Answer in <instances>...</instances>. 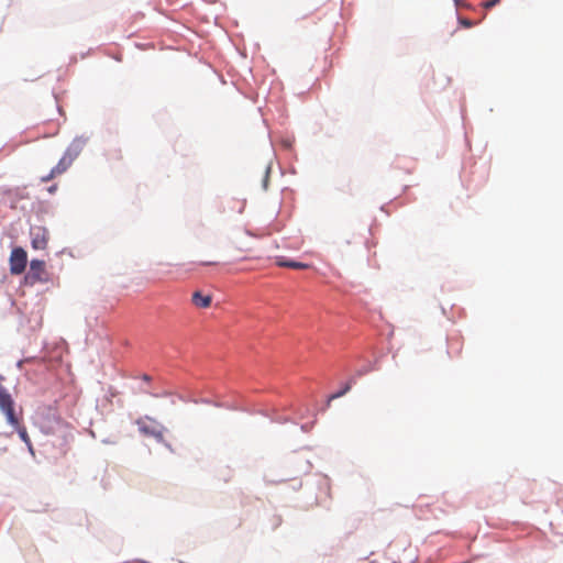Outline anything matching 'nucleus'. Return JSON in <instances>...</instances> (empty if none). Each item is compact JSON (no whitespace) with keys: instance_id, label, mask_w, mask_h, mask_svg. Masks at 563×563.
Returning <instances> with one entry per match:
<instances>
[{"instance_id":"nucleus-3","label":"nucleus","mask_w":563,"mask_h":563,"mask_svg":"<svg viewBox=\"0 0 563 563\" xmlns=\"http://www.w3.org/2000/svg\"><path fill=\"white\" fill-rule=\"evenodd\" d=\"M10 272L12 275H20L25 271L27 254L22 247L12 250L9 258Z\"/></svg>"},{"instance_id":"nucleus-9","label":"nucleus","mask_w":563,"mask_h":563,"mask_svg":"<svg viewBox=\"0 0 563 563\" xmlns=\"http://www.w3.org/2000/svg\"><path fill=\"white\" fill-rule=\"evenodd\" d=\"M351 387H352V382L346 383L345 386L343 388H341V390H339L338 393L333 394L330 397V400L342 397L351 389Z\"/></svg>"},{"instance_id":"nucleus-10","label":"nucleus","mask_w":563,"mask_h":563,"mask_svg":"<svg viewBox=\"0 0 563 563\" xmlns=\"http://www.w3.org/2000/svg\"><path fill=\"white\" fill-rule=\"evenodd\" d=\"M57 176H58L57 174H54V173H53V168H52V169H51V172H49L46 176H43V177L41 178V181H42V183H48V181H51L52 179H54L55 177H57Z\"/></svg>"},{"instance_id":"nucleus-2","label":"nucleus","mask_w":563,"mask_h":563,"mask_svg":"<svg viewBox=\"0 0 563 563\" xmlns=\"http://www.w3.org/2000/svg\"><path fill=\"white\" fill-rule=\"evenodd\" d=\"M14 402L11 395L8 390L2 386L0 387V409L5 415L7 421L13 426L18 427V418L14 413Z\"/></svg>"},{"instance_id":"nucleus-16","label":"nucleus","mask_w":563,"mask_h":563,"mask_svg":"<svg viewBox=\"0 0 563 563\" xmlns=\"http://www.w3.org/2000/svg\"><path fill=\"white\" fill-rule=\"evenodd\" d=\"M201 264H202V265H214V264H216V262H202Z\"/></svg>"},{"instance_id":"nucleus-19","label":"nucleus","mask_w":563,"mask_h":563,"mask_svg":"<svg viewBox=\"0 0 563 563\" xmlns=\"http://www.w3.org/2000/svg\"><path fill=\"white\" fill-rule=\"evenodd\" d=\"M143 379H144V380H150V377H148L147 375H144V376H143Z\"/></svg>"},{"instance_id":"nucleus-14","label":"nucleus","mask_w":563,"mask_h":563,"mask_svg":"<svg viewBox=\"0 0 563 563\" xmlns=\"http://www.w3.org/2000/svg\"><path fill=\"white\" fill-rule=\"evenodd\" d=\"M47 190L49 194H54L57 190V185L51 186Z\"/></svg>"},{"instance_id":"nucleus-18","label":"nucleus","mask_w":563,"mask_h":563,"mask_svg":"<svg viewBox=\"0 0 563 563\" xmlns=\"http://www.w3.org/2000/svg\"><path fill=\"white\" fill-rule=\"evenodd\" d=\"M3 376L0 375V387H2Z\"/></svg>"},{"instance_id":"nucleus-8","label":"nucleus","mask_w":563,"mask_h":563,"mask_svg":"<svg viewBox=\"0 0 563 563\" xmlns=\"http://www.w3.org/2000/svg\"><path fill=\"white\" fill-rule=\"evenodd\" d=\"M19 433V437L21 438V440L29 446V449L32 451V442H31V439L26 432V429L24 427H21L19 423H18V427H14Z\"/></svg>"},{"instance_id":"nucleus-20","label":"nucleus","mask_w":563,"mask_h":563,"mask_svg":"<svg viewBox=\"0 0 563 563\" xmlns=\"http://www.w3.org/2000/svg\"><path fill=\"white\" fill-rule=\"evenodd\" d=\"M238 258H239V260H245V258H246V256H239Z\"/></svg>"},{"instance_id":"nucleus-11","label":"nucleus","mask_w":563,"mask_h":563,"mask_svg":"<svg viewBox=\"0 0 563 563\" xmlns=\"http://www.w3.org/2000/svg\"><path fill=\"white\" fill-rule=\"evenodd\" d=\"M459 22L464 27H472L474 25V22L466 18H460Z\"/></svg>"},{"instance_id":"nucleus-7","label":"nucleus","mask_w":563,"mask_h":563,"mask_svg":"<svg viewBox=\"0 0 563 563\" xmlns=\"http://www.w3.org/2000/svg\"><path fill=\"white\" fill-rule=\"evenodd\" d=\"M277 265L279 267H287L292 269H307L309 267L308 264L296 262V261H286V260H278Z\"/></svg>"},{"instance_id":"nucleus-6","label":"nucleus","mask_w":563,"mask_h":563,"mask_svg":"<svg viewBox=\"0 0 563 563\" xmlns=\"http://www.w3.org/2000/svg\"><path fill=\"white\" fill-rule=\"evenodd\" d=\"M191 302L197 308H209L212 302V297L210 295H203L201 291L197 290L191 296Z\"/></svg>"},{"instance_id":"nucleus-4","label":"nucleus","mask_w":563,"mask_h":563,"mask_svg":"<svg viewBox=\"0 0 563 563\" xmlns=\"http://www.w3.org/2000/svg\"><path fill=\"white\" fill-rule=\"evenodd\" d=\"M78 156V151L74 147H68L57 165L53 167V173L60 176L64 174L74 163Z\"/></svg>"},{"instance_id":"nucleus-13","label":"nucleus","mask_w":563,"mask_h":563,"mask_svg":"<svg viewBox=\"0 0 563 563\" xmlns=\"http://www.w3.org/2000/svg\"><path fill=\"white\" fill-rule=\"evenodd\" d=\"M235 250L241 254L250 252V249L244 246H235Z\"/></svg>"},{"instance_id":"nucleus-15","label":"nucleus","mask_w":563,"mask_h":563,"mask_svg":"<svg viewBox=\"0 0 563 563\" xmlns=\"http://www.w3.org/2000/svg\"><path fill=\"white\" fill-rule=\"evenodd\" d=\"M239 205V212H242L244 209V202L238 201Z\"/></svg>"},{"instance_id":"nucleus-5","label":"nucleus","mask_w":563,"mask_h":563,"mask_svg":"<svg viewBox=\"0 0 563 563\" xmlns=\"http://www.w3.org/2000/svg\"><path fill=\"white\" fill-rule=\"evenodd\" d=\"M31 244L35 250H45L48 242V233L44 228H35L31 231Z\"/></svg>"},{"instance_id":"nucleus-1","label":"nucleus","mask_w":563,"mask_h":563,"mask_svg":"<svg viewBox=\"0 0 563 563\" xmlns=\"http://www.w3.org/2000/svg\"><path fill=\"white\" fill-rule=\"evenodd\" d=\"M26 280L30 284L47 283L49 282V274L46 271L44 261L32 260L30 263V271L26 275Z\"/></svg>"},{"instance_id":"nucleus-17","label":"nucleus","mask_w":563,"mask_h":563,"mask_svg":"<svg viewBox=\"0 0 563 563\" xmlns=\"http://www.w3.org/2000/svg\"><path fill=\"white\" fill-rule=\"evenodd\" d=\"M140 429H141V431H142V432H144V433H148V428L141 427Z\"/></svg>"},{"instance_id":"nucleus-12","label":"nucleus","mask_w":563,"mask_h":563,"mask_svg":"<svg viewBox=\"0 0 563 563\" xmlns=\"http://www.w3.org/2000/svg\"><path fill=\"white\" fill-rule=\"evenodd\" d=\"M500 0H488L484 3V8L485 9H492L494 8L497 3H499Z\"/></svg>"}]
</instances>
